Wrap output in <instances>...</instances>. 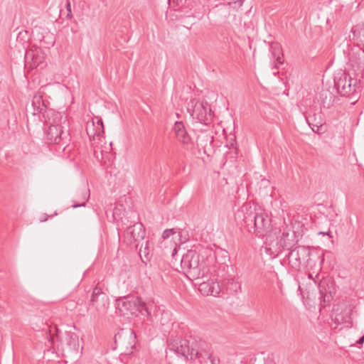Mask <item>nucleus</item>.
Listing matches in <instances>:
<instances>
[{"mask_svg":"<svg viewBox=\"0 0 364 364\" xmlns=\"http://www.w3.org/2000/svg\"><path fill=\"white\" fill-rule=\"evenodd\" d=\"M134 301H136L135 311H139L142 315L146 314L147 317H149L151 316V313L147 304L139 297H136Z\"/></svg>","mask_w":364,"mask_h":364,"instance_id":"aec40b11","label":"nucleus"},{"mask_svg":"<svg viewBox=\"0 0 364 364\" xmlns=\"http://www.w3.org/2000/svg\"><path fill=\"white\" fill-rule=\"evenodd\" d=\"M47 219L48 218L46 217L43 219H41V222H46L47 220Z\"/></svg>","mask_w":364,"mask_h":364,"instance_id":"c9c22d12","label":"nucleus"},{"mask_svg":"<svg viewBox=\"0 0 364 364\" xmlns=\"http://www.w3.org/2000/svg\"><path fill=\"white\" fill-rule=\"evenodd\" d=\"M90 304L94 306L99 314H105L108 308V296L98 286L93 289Z\"/></svg>","mask_w":364,"mask_h":364,"instance_id":"6e6552de","label":"nucleus"},{"mask_svg":"<svg viewBox=\"0 0 364 364\" xmlns=\"http://www.w3.org/2000/svg\"><path fill=\"white\" fill-rule=\"evenodd\" d=\"M300 250L305 252V250L304 247H296L294 250H291V252H290V256H293L295 252H296L298 254Z\"/></svg>","mask_w":364,"mask_h":364,"instance_id":"7c9ffc66","label":"nucleus"},{"mask_svg":"<svg viewBox=\"0 0 364 364\" xmlns=\"http://www.w3.org/2000/svg\"><path fill=\"white\" fill-rule=\"evenodd\" d=\"M116 348H119L122 354L132 353L136 344V336L131 328H122L114 335Z\"/></svg>","mask_w":364,"mask_h":364,"instance_id":"7ed1b4c3","label":"nucleus"},{"mask_svg":"<svg viewBox=\"0 0 364 364\" xmlns=\"http://www.w3.org/2000/svg\"><path fill=\"white\" fill-rule=\"evenodd\" d=\"M322 127V125H318V124H313V127H311L313 132L316 133L320 132V129Z\"/></svg>","mask_w":364,"mask_h":364,"instance_id":"c756f323","label":"nucleus"},{"mask_svg":"<svg viewBox=\"0 0 364 364\" xmlns=\"http://www.w3.org/2000/svg\"><path fill=\"white\" fill-rule=\"evenodd\" d=\"M244 0H234V1H229L228 5L233 9H239L242 6Z\"/></svg>","mask_w":364,"mask_h":364,"instance_id":"a878e982","label":"nucleus"},{"mask_svg":"<svg viewBox=\"0 0 364 364\" xmlns=\"http://www.w3.org/2000/svg\"><path fill=\"white\" fill-rule=\"evenodd\" d=\"M271 50L272 51V55L274 58H276V64L274 65V68H277V65L278 64H282V58L280 57V54H281V48L279 46V44L276 43V44H272L271 46Z\"/></svg>","mask_w":364,"mask_h":364,"instance_id":"5701e85b","label":"nucleus"},{"mask_svg":"<svg viewBox=\"0 0 364 364\" xmlns=\"http://www.w3.org/2000/svg\"><path fill=\"white\" fill-rule=\"evenodd\" d=\"M307 122L309 123V125L311 126V124L310 123L309 119L308 118H307Z\"/></svg>","mask_w":364,"mask_h":364,"instance_id":"e433bc0d","label":"nucleus"},{"mask_svg":"<svg viewBox=\"0 0 364 364\" xmlns=\"http://www.w3.org/2000/svg\"><path fill=\"white\" fill-rule=\"evenodd\" d=\"M182 232H179V234H181V237H182Z\"/></svg>","mask_w":364,"mask_h":364,"instance_id":"4c0bfd02","label":"nucleus"},{"mask_svg":"<svg viewBox=\"0 0 364 364\" xmlns=\"http://www.w3.org/2000/svg\"><path fill=\"white\" fill-rule=\"evenodd\" d=\"M183 240L181 239V242L182 243L186 242L188 240V237H187L186 236H183Z\"/></svg>","mask_w":364,"mask_h":364,"instance_id":"72a5a7b5","label":"nucleus"},{"mask_svg":"<svg viewBox=\"0 0 364 364\" xmlns=\"http://www.w3.org/2000/svg\"><path fill=\"white\" fill-rule=\"evenodd\" d=\"M66 9L68 11L67 17L68 18H70L72 17V11H71V4L70 1H66Z\"/></svg>","mask_w":364,"mask_h":364,"instance_id":"cd10ccee","label":"nucleus"},{"mask_svg":"<svg viewBox=\"0 0 364 364\" xmlns=\"http://www.w3.org/2000/svg\"><path fill=\"white\" fill-rule=\"evenodd\" d=\"M90 197V190L89 189H83L81 191V200H82L80 203H75L72 205L73 208H77L78 207H85L86 201L88 200Z\"/></svg>","mask_w":364,"mask_h":364,"instance_id":"b1692460","label":"nucleus"},{"mask_svg":"<svg viewBox=\"0 0 364 364\" xmlns=\"http://www.w3.org/2000/svg\"><path fill=\"white\" fill-rule=\"evenodd\" d=\"M207 104L192 99L188 103L187 109L193 118L196 119L199 122L207 124L210 119V113L208 112Z\"/></svg>","mask_w":364,"mask_h":364,"instance_id":"39448f33","label":"nucleus"},{"mask_svg":"<svg viewBox=\"0 0 364 364\" xmlns=\"http://www.w3.org/2000/svg\"><path fill=\"white\" fill-rule=\"evenodd\" d=\"M208 358L210 359L211 364H215L214 363L215 359L211 355H209Z\"/></svg>","mask_w":364,"mask_h":364,"instance_id":"473e14b6","label":"nucleus"},{"mask_svg":"<svg viewBox=\"0 0 364 364\" xmlns=\"http://www.w3.org/2000/svg\"><path fill=\"white\" fill-rule=\"evenodd\" d=\"M168 350L183 357L185 360L188 359V355L193 354V349L190 347L189 341L186 338L172 340L168 344Z\"/></svg>","mask_w":364,"mask_h":364,"instance_id":"1a4fd4ad","label":"nucleus"},{"mask_svg":"<svg viewBox=\"0 0 364 364\" xmlns=\"http://www.w3.org/2000/svg\"><path fill=\"white\" fill-rule=\"evenodd\" d=\"M352 311L353 309L350 305L347 303L337 304L333 309L332 320L336 325L343 324L346 328H351L353 326Z\"/></svg>","mask_w":364,"mask_h":364,"instance_id":"20e7f679","label":"nucleus"},{"mask_svg":"<svg viewBox=\"0 0 364 364\" xmlns=\"http://www.w3.org/2000/svg\"><path fill=\"white\" fill-rule=\"evenodd\" d=\"M173 130L177 139L183 144H188L191 138L188 136L186 130L182 122H176L174 124Z\"/></svg>","mask_w":364,"mask_h":364,"instance_id":"f3484780","label":"nucleus"},{"mask_svg":"<svg viewBox=\"0 0 364 364\" xmlns=\"http://www.w3.org/2000/svg\"><path fill=\"white\" fill-rule=\"evenodd\" d=\"M136 297H124L117 300V306L122 314H134L136 309Z\"/></svg>","mask_w":364,"mask_h":364,"instance_id":"4468645a","label":"nucleus"},{"mask_svg":"<svg viewBox=\"0 0 364 364\" xmlns=\"http://www.w3.org/2000/svg\"><path fill=\"white\" fill-rule=\"evenodd\" d=\"M352 33L353 39H356L360 43H364V24L353 28Z\"/></svg>","mask_w":364,"mask_h":364,"instance_id":"412c9836","label":"nucleus"},{"mask_svg":"<svg viewBox=\"0 0 364 364\" xmlns=\"http://www.w3.org/2000/svg\"><path fill=\"white\" fill-rule=\"evenodd\" d=\"M46 134V139L50 143L60 144L63 141L66 143L68 140V130L65 127H48Z\"/></svg>","mask_w":364,"mask_h":364,"instance_id":"9d476101","label":"nucleus"},{"mask_svg":"<svg viewBox=\"0 0 364 364\" xmlns=\"http://www.w3.org/2000/svg\"><path fill=\"white\" fill-rule=\"evenodd\" d=\"M86 132L89 138L95 139V136H100L104 133V125L101 118L97 117L87 121Z\"/></svg>","mask_w":364,"mask_h":364,"instance_id":"ddd939ff","label":"nucleus"},{"mask_svg":"<svg viewBox=\"0 0 364 364\" xmlns=\"http://www.w3.org/2000/svg\"><path fill=\"white\" fill-rule=\"evenodd\" d=\"M363 336L356 341V343L359 345H361L364 343V331H362Z\"/></svg>","mask_w":364,"mask_h":364,"instance_id":"2f4dec72","label":"nucleus"},{"mask_svg":"<svg viewBox=\"0 0 364 364\" xmlns=\"http://www.w3.org/2000/svg\"><path fill=\"white\" fill-rule=\"evenodd\" d=\"M65 344L70 352H77L79 348L78 336L73 332H67L65 335Z\"/></svg>","mask_w":364,"mask_h":364,"instance_id":"a211bd4d","label":"nucleus"},{"mask_svg":"<svg viewBox=\"0 0 364 364\" xmlns=\"http://www.w3.org/2000/svg\"><path fill=\"white\" fill-rule=\"evenodd\" d=\"M319 234L320 235H329V233L327 232H320Z\"/></svg>","mask_w":364,"mask_h":364,"instance_id":"f704fd0d","label":"nucleus"},{"mask_svg":"<svg viewBox=\"0 0 364 364\" xmlns=\"http://www.w3.org/2000/svg\"><path fill=\"white\" fill-rule=\"evenodd\" d=\"M223 291L225 290L227 294H235L241 289L240 283L232 277L225 279L222 282Z\"/></svg>","mask_w":364,"mask_h":364,"instance_id":"dca6fc26","label":"nucleus"},{"mask_svg":"<svg viewBox=\"0 0 364 364\" xmlns=\"http://www.w3.org/2000/svg\"><path fill=\"white\" fill-rule=\"evenodd\" d=\"M199 290L207 295L216 296L223 290L222 284L218 282H203L199 286Z\"/></svg>","mask_w":364,"mask_h":364,"instance_id":"2eb2a0df","label":"nucleus"},{"mask_svg":"<svg viewBox=\"0 0 364 364\" xmlns=\"http://www.w3.org/2000/svg\"><path fill=\"white\" fill-rule=\"evenodd\" d=\"M176 233L175 229H166L163 232L162 237L164 239L168 238L171 235Z\"/></svg>","mask_w":364,"mask_h":364,"instance_id":"bb28decb","label":"nucleus"},{"mask_svg":"<svg viewBox=\"0 0 364 364\" xmlns=\"http://www.w3.org/2000/svg\"><path fill=\"white\" fill-rule=\"evenodd\" d=\"M318 290L321 295V298L323 296H326V294H324L323 290H325V284L323 282H320L318 284Z\"/></svg>","mask_w":364,"mask_h":364,"instance_id":"c85d7f7f","label":"nucleus"},{"mask_svg":"<svg viewBox=\"0 0 364 364\" xmlns=\"http://www.w3.org/2000/svg\"><path fill=\"white\" fill-rule=\"evenodd\" d=\"M42 101L41 96L36 95L33 97L32 104L34 107H37V111L42 112L44 109V104L41 105Z\"/></svg>","mask_w":364,"mask_h":364,"instance_id":"393cba45","label":"nucleus"},{"mask_svg":"<svg viewBox=\"0 0 364 364\" xmlns=\"http://www.w3.org/2000/svg\"><path fill=\"white\" fill-rule=\"evenodd\" d=\"M44 53L40 48H36L35 50H29L26 52V66H28L31 69H33L42 65L44 63Z\"/></svg>","mask_w":364,"mask_h":364,"instance_id":"9b49d317","label":"nucleus"},{"mask_svg":"<svg viewBox=\"0 0 364 364\" xmlns=\"http://www.w3.org/2000/svg\"><path fill=\"white\" fill-rule=\"evenodd\" d=\"M336 87L342 96L348 97L356 91L357 80L343 73L335 82Z\"/></svg>","mask_w":364,"mask_h":364,"instance_id":"0eeeda50","label":"nucleus"},{"mask_svg":"<svg viewBox=\"0 0 364 364\" xmlns=\"http://www.w3.org/2000/svg\"><path fill=\"white\" fill-rule=\"evenodd\" d=\"M141 246L139 249V255L141 259L143 262H146L143 258L144 257L147 260H149V241H141Z\"/></svg>","mask_w":364,"mask_h":364,"instance_id":"4be33fe9","label":"nucleus"},{"mask_svg":"<svg viewBox=\"0 0 364 364\" xmlns=\"http://www.w3.org/2000/svg\"><path fill=\"white\" fill-rule=\"evenodd\" d=\"M294 234L290 235L289 231L284 230L280 240L281 245L287 249L290 248L294 242Z\"/></svg>","mask_w":364,"mask_h":364,"instance_id":"6ab92c4d","label":"nucleus"},{"mask_svg":"<svg viewBox=\"0 0 364 364\" xmlns=\"http://www.w3.org/2000/svg\"><path fill=\"white\" fill-rule=\"evenodd\" d=\"M244 223L250 232L258 237H264L271 230V219L262 210H250L244 215Z\"/></svg>","mask_w":364,"mask_h":364,"instance_id":"f03ea898","label":"nucleus"},{"mask_svg":"<svg viewBox=\"0 0 364 364\" xmlns=\"http://www.w3.org/2000/svg\"><path fill=\"white\" fill-rule=\"evenodd\" d=\"M44 117H46L45 123L48 127H55L66 128L67 127L65 117H63L60 112L50 109L45 112Z\"/></svg>","mask_w":364,"mask_h":364,"instance_id":"f8f14e48","label":"nucleus"},{"mask_svg":"<svg viewBox=\"0 0 364 364\" xmlns=\"http://www.w3.org/2000/svg\"><path fill=\"white\" fill-rule=\"evenodd\" d=\"M181 266L187 277L191 279L203 278L210 272L209 267L203 260H200V255L193 250L188 251L183 255Z\"/></svg>","mask_w":364,"mask_h":364,"instance_id":"f257e3e1","label":"nucleus"},{"mask_svg":"<svg viewBox=\"0 0 364 364\" xmlns=\"http://www.w3.org/2000/svg\"><path fill=\"white\" fill-rule=\"evenodd\" d=\"M124 241L129 245L136 243L135 247L137 249L139 242L143 241L145 237V230L141 223H135L127 228L124 232Z\"/></svg>","mask_w":364,"mask_h":364,"instance_id":"423d86ee","label":"nucleus"}]
</instances>
